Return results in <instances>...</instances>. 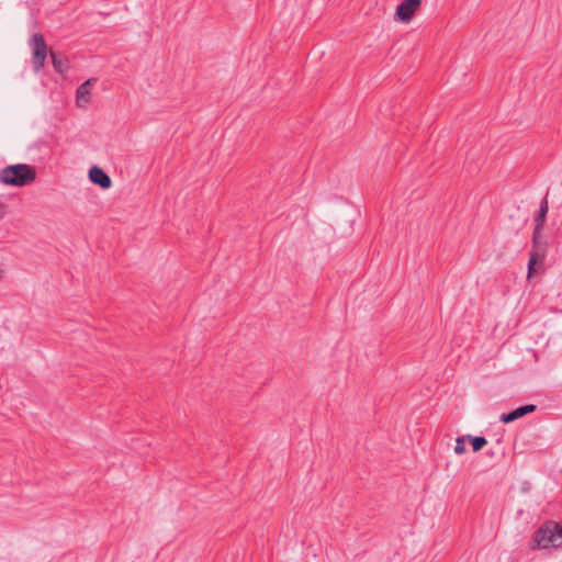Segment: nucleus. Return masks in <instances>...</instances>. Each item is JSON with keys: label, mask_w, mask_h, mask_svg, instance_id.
<instances>
[{"label": "nucleus", "mask_w": 562, "mask_h": 562, "mask_svg": "<svg viewBox=\"0 0 562 562\" xmlns=\"http://www.w3.org/2000/svg\"><path fill=\"white\" fill-rule=\"evenodd\" d=\"M2 217V213H0V218Z\"/></svg>", "instance_id": "ddd939ff"}, {"label": "nucleus", "mask_w": 562, "mask_h": 562, "mask_svg": "<svg viewBox=\"0 0 562 562\" xmlns=\"http://www.w3.org/2000/svg\"><path fill=\"white\" fill-rule=\"evenodd\" d=\"M420 3L422 0H403L396 8L395 18L402 22H409Z\"/></svg>", "instance_id": "39448f33"}, {"label": "nucleus", "mask_w": 562, "mask_h": 562, "mask_svg": "<svg viewBox=\"0 0 562 562\" xmlns=\"http://www.w3.org/2000/svg\"><path fill=\"white\" fill-rule=\"evenodd\" d=\"M533 540L538 548H559L562 546V521H546L535 533Z\"/></svg>", "instance_id": "7ed1b4c3"}, {"label": "nucleus", "mask_w": 562, "mask_h": 562, "mask_svg": "<svg viewBox=\"0 0 562 562\" xmlns=\"http://www.w3.org/2000/svg\"><path fill=\"white\" fill-rule=\"evenodd\" d=\"M36 179V170L27 164L10 165L0 171V182L5 186L24 187Z\"/></svg>", "instance_id": "f03ea898"}, {"label": "nucleus", "mask_w": 562, "mask_h": 562, "mask_svg": "<svg viewBox=\"0 0 562 562\" xmlns=\"http://www.w3.org/2000/svg\"><path fill=\"white\" fill-rule=\"evenodd\" d=\"M549 211V203H548V194L541 200L539 211L535 217V228L533 233L536 234H542V229L546 224V218Z\"/></svg>", "instance_id": "6e6552de"}, {"label": "nucleus", "mask_w": 562, "mask_h": 562, "mask_svg": "<svg viewBox=\"0 0 562 562\" xmlns=\"http://www.w3.org/2000/svg\"><path fill=\"white\" fill-rule=\"evenodd\" d=\"M89 179L93 184H97L102 189H109L112 186V180L109 175L98 166H92L90 168Z\"/></svg>", "instance_id": "0eeeda50"}, {"label": "nucleus", "mask_w": 562, "mask_h": 562, "mask_svg": "<svg viewBox=\"0 0 562 562\" xmlns=\"http://www.w3.org/2000/svg\"><path fill=\"white\" fill-rule=\"evenodd\" d=\"M548 244L542 239V234L532 233V249L530 250V258L528 261V278L535 271L537 263H542L547 255Z\"/></svg>", "instance_id": "20e7f679"}, {"label": "nucleus", "mask_w": 562, "mask_h": 562, "mask_svg": "<svg viewBox=\"0 0 562 562\" xmlns=\"http://www.w3.org/2000/svg\"><path fill=\"white\" fill-rule=\"evenodd\" d=\"M468 441L471 442L472 450L474 452H477L484 448V446L487 443V440L483 436H471L467 435Z\"/></svg>", "instance_id": "9d476101"}, {"label": "nucleus", "mask_w": 562, "mask_h": 562, "mask_svg": "<svg viewBox=\"0 0 562 562\" xmlns=\"http://www.w3.org/2000/svg\"><path fill=\"white\" fill-rule=\"evenodd\" d=\"M3 270L0 268V279L2 278Z\"/></svg>", "instance_id": "f8f14e48"}, {"label": "nucleus", "mask_w": 562, "mask_h": 562, "mask_svg": "<svg viewBox=\"0 0 562 562\" xmlns=\"http://www.w3.org/2000/svg\"><path fill=\"white\" fill-rule=\"evenodd\" d=\"M29 46L32 49V66L34 71L38 72L45 66V60L49 54L54 69L58 74H66L69 69V60L61 53L48 50V46L41 33H34L29 40Z\"/></svg>", "instance_id": "f257e3e1"}, {"label": "nucleus", "mask_w": 562, "mask_h": 562, "mask_svg": "<svg viewBox=\"0 0 562 562\" xmlns=\"http://www.w3.org/2000/svg\"><path fill=\"white\" fill-rule=\"evenodd\" d=\"M468 440L467 436L457 438L456 446H454V452L457 454H463L467 451L464 441Z\"/></svg>", "instance_id": "9b49d317"}, {"label": "nucleus", "mask_w": 562, "mask_h": 562, "mask_svg": "<svg viewBox=\"0 0 562 562\" xmlns=\"http://www.w3.org/2000/svg\"><path fill=\"white\" fill-rule=\"evenodd\" d=\"M536 409H537L536 405L526 404V405H522V406H519V407L513 409L509 413H503L499 416V422L504 423V424H509V423H513L528 414L533 413Z\"/></svg>", "instance_id": "423d86ee"}, {"label": "nucleus", "mask_w": 562, "mask_h": 562, "mask_svg": "<svg viewBox=\"0 0 562 562\" xmlns=\"http://www.w3.org/2000/svg\"><path fill=\"white\" fill-rule=\"evenodd\" d=\"M95 82H97V79L92 78V79H88L87 81H85L83 83H81L78 87L76 95H77V104L79 106H83L89 102L90 92Z\"/></svg>", "instance_id": "1a4fd4ad"}]
</instances>
